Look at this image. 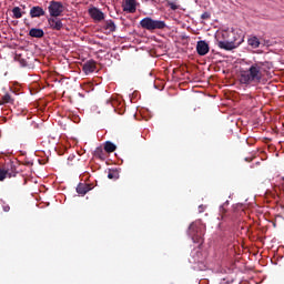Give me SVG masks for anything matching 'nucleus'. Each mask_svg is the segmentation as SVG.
Instances as JSON below:
<instances>
[{"mask_svg": "<svg viewBox=\"0 0 284 284\" xmlns=\"http://www.w3.org/2000/svg\"><path fill=\"white\" fill-rule=\"evenodd\" d=\"M274 68V63L270 61L254 62L244 71H241L240 83L242 85H258L263 81V72H267Z\"/></svg>", "mask_w": 284, "mask_h": 284, "instance_id": "f257e3e1", "label": "nucleus"}, {"mask_svg": "<svg viewBox=\"0 0 284 284\" xmlns=\"http://www.w3.org/2000/svg\"><path fill=\"white\" fill-rule=\"evenodd\" d=\"M222 37L224 40H217V47H220L221 50H236V48H239V45L244 41L243 36L239 34V32L234 30L223 32Z\"/></svg>", "mask_w": 284, "mask_h": 284, "instance_id": "f03ea898", "label": "nucleus"}, {"mask_svg": "<svg viewBox=\"0 0 284 284\" xmlns=\"http://www.w3.org/2000/svg\"><path fill=\"white\" fill-rule=\"evenodd\" d=\"M140 27L142 28V30L155 32V30H165L168 28V24L163 20H154L151 17H145L140 21Z\"/></svg>", "mask_w": 284, "mask_h": 284, "instance_id": "7ed1b4c3", "label": "nucleus"}, {"mask_svg": "<svg viewBox=\"0 0 284 284\" xmlns=\"http://www.w3.org/2000/svg\"><path fill=\"white\" fill-rule=\"evenodd\" d=\"M204 235L205 226L201 222H194L189 226V236H191L193 243H203Z\"/></svg>", "mask_w": 284, "mask_h": 284, "instance_id": "20e7f679", "label": "nucleus"}, {"mask_svg": "<svg viewBox=\"0 0 284 284\" xmlns=\"http://www.w3.org/2000/svg\"><path fill=\"white\" fill-rule=\"evenodd\" d=\"M18 174L19 171H17V166L12 163L0 166V182L6 181V179H16Z\"/></svg>", "mask_w": 284, "mask_h": 284, "instance_id": "39448f33", "label": "nucleus"}, {"mask_svg": "<svg viewBox=\"0 0 284 284\" xmlns=\"http://www.w3.org/2000/svg\"><path fill=\"white\" fill-rule=\"evenodd\" d=\"M50 17H61L65 12V6L61 1L52 0L48 7Z\"/></svg>", "mask_w": 284, "mask_h": 284, "instance_id": "423d86ee", "label": "nucleus"}, {"mask_svg": "<svg viewBox=\"0 0 284 284\" xmlns=\"http://www.w3.org/2000/svg\"><path fill=\"white\" fill-rule=\"evenodd\" d=\"M122 10L129 14H134L136 12V0H123Z\"/></svg>", "mask_w": 284, "mask_h": 284, "instance_id": "0eeeda50", "label": "nucleus"}, {"mask_svg": "<svg viewBox=\"0 0 284 284\" xmlns=\"http://www.w3.org/2000/svg\"><path fill=\"white\" fill-rule=\"evenodd\" d=\"M31 19H40V17H45V9L41 6H33L29 11Z\"/></svg>", "mask_w": 284, "mask_h": 284, "instance_id": "6e6552de", "label": "nucleus"}, {"mask_svg": "<svg viewBox=\"0 0 284 284\" xmlns=\"http://www.w3.org/2000/svg\"><path fill=\"white\" fill-rule=\"evenodd\" d=\"M51 30H63V21L59 17H51L48 19Z\"/></svg>", "mask_w": 284, "mask_h": 284, "instance_id": "1a4fd4ad", "label": "nucleus"}, {"mask_svg": "<svg viewBox=\"0 0 284 284\" xmlns=\"http://www.w3.org/2000/svg\"><path fill=\"white\" fill-rule=\"evenodd\" d=\"M196 52L200 57H205L210 52V44L205 42V40L197 41Z\"/></svg>", "mask_w": 284, "mask_h": 284, "instance_id": "9d476101", "label": "nucleus"}, {"mask_svg": "<svg viewBox=\"0 0 284 284\" xmlns=\"http://www.w3.org/2000/svg\"><path fill=\"white\" fill-rule=\"evenodd\" d=\"M89 14L94 21H103L105 19V14L103 13V11L98 8L90 9Z\"/></svg>", "mask_w": 284, "mask_h": 284, "instance_id": "9b49d317", "label": "nucleus"}, {"mask_svg": "<svg viewBox=\"0 0 284 284\" xmlns=\"http://www.w3.org/2000/svg\"><path fill=\"white\" fill-rule=\"evenodd\" d=\"M82 70L84 74H92L97 70V61L94 60H89L83 63Z\"/></svg>", "mask_w": 284, "mask_h": 284, "instance_id": "f8f14e48", "label": "nucleus"}, {"mask_svg": "<svg viewBox=\"0 0 284 284\" xmlns=\"http://www.w3.org/2000/svg\"><path fill=\"white\" fill-rule=\"evenodd\" d=\"M90 190H92V186L87 183H80L77 186V192H78V194H81V196H85V194H88V192H90Z\"/></svg>", "mask_w": 284, "mask_h": 284, "instance_id": "ddd939ff", "label": "nucleus"}, {"mask_svg": "<svg viewBox=\"0 0 284 284\" xmlns=\"http://www.w3.org/2000/svg\"><path fill=\"white\" fill-rule=\"evenodd\" d=\"M43 29H37V28H32L30 31H29V37H32L33 39H41L43 38Z\"/></svg>", "mask_w": 284, "mask_h": 284, "instance_id": "4468645a", "label": "nucleus"}, {"mask_svg": "<svg viewBox=\"0 0 284 284\" xmlns=\"http://www.w3.org/2000/svg\"><path fill=\"white\" fill-rule=\"evenodd\" d=\"M247 43L251 48L256 49V48H260L261 40H258V38L256 36H253L247 39Z\"/></svg>", "mask_w": 284, "mask_h": 284, "instance_id": "2eb2a0df", "label": "nucleus"}, {"mask_svg": "<svg viewBox=\"0 0 284 284\" xmlns=\"http://www.w3.org/2000/svg\"><path fill=\"white\" fill-rule=\"evenodd\" d=\"M6 103H10V104L14 103V98H12L10 93H6L4 95L1 97L0 105H6Z\"/></svg>", "mask_w": 284, "mask_h": 284, "instance_id": "dca6fc26", "label": "nucleus"}, {"mask_svg": "<svg viewBox=\"0 0 284 284\" xmlns=\"http://www.w3.org/2000/svg\"><path fill=\"white\" fill-rule=\"evenodd\" d=\"M104 30H108V32H115L116 31V24H114L113 20H106L104 22Z\"/></svg>", "mask_w": 284, "mask_h": 284, "instance_id": "f3484780", "label": "nucleus"}, {"mask_svg": "<svg viewBox=\"0 0 284 284\" xmlns=\"http://www.w3.org/2000/svg\"><path fill=\"white\" fill-rule=\"evenodd\" d=\"M95 159H100L101 161H105V151H103V148L98 146L94 151Z\"/></svg>", "mask_w": 284, "mask_h": 284, "instance_id": "a211bd4d", "label": "nucleus"}, {"mask_svg": "<svg viewBox=\"0 0 284 284\" xmlns=\"http://www.w3.org/2000/svg\"><path fill=\"white\" fill-rule=\"evenodd\" d=\"M116 150V145L110 141H106L104 144V151L108 152L109 154L114 152Z\"/></svg>", "mask_w": 284, "mask_h": 284, "instance_id": "6ab92c4d", "label": "nucleus"}, {"mask_svg": "<svg viewBox=\"0 0 284 284\" xmlns=\"http://www.w3.org/2000/svg\"><path fill=\"white\" fill-rule=\"evenodd\" d=\"M12 14H13V19H21V17H23V14H26V12L21 11V8L14 7L12 9Z\"/></svg>", "mask_w": 284, "mask_h": 284, "instance_id": "aec40b11", "label": "nucleus"}, {"mask_svg": "<svg viewBox=\"0 0 284 284\" xmlns=\"http://www.w3.org/2000/svg\"><path fill=\"white\" fill-rule=\"evenodd\" d=\"M227 204H223L221 207H220V216H221V221H225V216L227 214Z\"/></svg>", "mask_w": 284, "mask_h": 284, "instance_id": "412c9836", "label": "nucleus"}, {"mask_svg": "<svg viewBox=\"0 0 284 284\" xmlns=\"http://www.w3.org/2000/svg\"><path fill=\"white\" fill-rule=\"evenodd\" d=\"M0 205L3 210V212H8L10 210V205L8 203H6V201L0 200Z\"/></svg>", "mask_w": 284, "mask_h": 284, "instance_id": "4be33fe9", "label": "nucleus"}, {"mask_svg": "<svg viewBox=\"0 0 284 284\" xmlns=\"http://www.w3.org/2000/svg\"><path fill=\"white\" fill-rule=\"evenodd\" d=\"M169 8H171V10H179V4L174 3V2H169Z\"/></svg>", "mask_w": 284, "mask_h": 284, "instance_id": "5701e85b", "label": "nucleus"}, {"mask_svg": "<svg viewBox=\"0 0 284 284\" xmlns=\"http://www.w3.org/2000/svg\"><path fill=\"white\" fill-rule=\"evenodd\" d=\"M210 17H211L210 12L205 11L204 13H202L201 19H203L205 21V20L210 19Z\"/></svg>", "mask_w": 284, "mask_h": 284, "instance_id": "b1692460", "label": "nucleus"}, {"mask_svg": "<svg viewBox=\"0 0 284 284\" xmlns=\"http://www.w3.org/2000/svg\"><path fill=\"white\" fill-rule=\"evenodd\" d=\"M199 212H200V213H201V212H205V205L201 204V205L199 206Z\"/></svg>", "mask_w": 284, "mask_h": 284, "instance_id": "393cba45", "label": "nucleus"}, {"mask_svg": "<svg viewBox=\"0 0 284 284\" xmlns=\"http://www.w3.org/2000/svg\"><path fill=\"white\" fill-rule=\"evenodd\" d=\"M108 179H114V173H109Z\"/></svg>", "mask_w": 284, "mask_h": 284, "instance_id": "a878e982", "label": "nucleus"}, {"mask_svg": "<svg viewBox=\"0 0 284 284\" xmlns=\"http://www.w3.org/2000/svg\"><path fill=\"white\" fill-rule=\"evenodd\" d=\"M245 161L250 163V161H252V159L245 158Z\"/></svg>", "mask_w": 284, "mask_h": 284, "instance_id": "bb28decb", "label": "nucleus"}, {"mask_svg": "<svg viewBox=\"0 0 284 284\" xmlns=\"http://www.w3.org/2000/svg\"><path fill=\"white\" fill-rule=\"evenodd\" d=\"M21 8H22L23 10H26V4H21Z\"/></svg>", "mask_w": 284, "mask_h": 284, "instance_id": "cd10ccee", "label": "nucleus"}]
</instances>
